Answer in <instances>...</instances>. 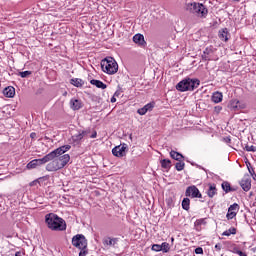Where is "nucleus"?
<instances>
[{
  "instance_id": "obj_29",
  "label": "nucleus",
  "mask_w": 256,
  "mask_h": 256,
  "mask_svg": "<svg viewBox=\"0 0 256 256\" xmlns=\"http://www.w3.org/2000/svg\"><path fill=\"white\" fill-rule=\"evenodd\" d=\"M169 249H171L169 243L164 242L161 244V251H163V253H169Z\"/></svg>"
},
{
  "instance_id": "obj_26",
  "label": "nucleus",
  "mask_w": 256,
  "mask_h": 256,
  "mask_svg": "<svg viewBox=\"0 0 256 256\" xmlns=\"http://www.w3.org/2000/svg\"><path fill=\"white\" fill-rule=\"evenodd\" d=\"M190 205H191V200L189 198H184L182 201V208L185 211H189Z\"/></svg>"
},
{
  "instance_id": "obj_37",
  "label": "nucleus",
  "mask_w": 256,
  "mask_h": 256,
  "mask_svg": "<svg viewBox=\"0 0 256 256\" xmlns=\"http://www.w3.org/2000/svg\"><path fill=\"white\" fill-rule=\"evenodd\" d=\"M236 255H239V256H247V254L241 250H237L236 251Z\"/></svg>"
},
{
  "instance_id": "obj_25",
  "label": "nucleus",
  "mask_w": 256,
  "mask_h": 256,
  "mask_svg": "<svg viewBox=\"0 0 256 256\" xmlns=\"http://www.w3.org/2000/svg\"><path fill=\"white\" fill-rule=\"evenodd\" d=\"M71 85H74V87H83L84 82L82 79L79 78H72L70 80Z\"/></svg>"
},
{
  "instance_id": "obj_32",
  "label": "nucleus",
  "mask_w": 256,
  "mask_h": 256,
  "mask_svg": "<svg viewBox=\"0 0 256 256\" xmlns=\"http://www.w3.org/2000/svg\"><path fill=\"white\" fill-rule=\"evenodd\" d=\"M245 149H246V151H250L252 153H255V151H256V147L253 145H246Z\"/></svg>"
},
{
  "instance_id": "obj_5",
  "label": "nucleus",
  "mask_w": 256,
  "mask_h": 256,
  "mask_svg": "<svg viewBox=\"0 0 256 256\" xmlns=\"http://www.w3.org/2000/svg\"><path fill=\"white\" fill-rule=\"evenodd\" d=\"M101 68L104 73L115 75L119 71V64H117L113 57H107L101 61Z\"/></svg>"
},
{
  "instance_id": "obj_40",
  "label": "nucleus",
  "mask_w": 256,
  "mask_h": 256,
  "mask_svg": "<svg viewBox=\"0 0 256 256\" xmlns=\"http://www.w3.org/2000/svg\"><path fill=\"white\" fill-rule=\"evenodd\" d=\"M117 101V99L115 98V96H113L112 98H111V103H115Z\"/></svg>"
},
{
  "instance_id": "obj_31",
  "label": "nucleus",
  "mask_w": 256,
  "mask_h": 256,
  "mask_svg": "<svg viewBox=\"0 0 256 256\" xmlns=\"http://www.w3.org/2000/svg\"><path fill=\"white\" fill-rule=\"evenodd\" d=\"M31 75V71H24V72H19V76L22 77V79H25Z\"/></svg>"
},
{
  "instance_id": "obj_1",
  "label": "nucleus",
  "mask_w": 256,
  "mask_h": 256,
  "mask_svg": "<svg viewBox=\"0 0 256 256\" xmlns=\"http://www.w3.org/2000/svg\"><path fill=\"white\" fill-rule=\"evenodd\" d=\"M65 147L67 148L63 149ZM57 149H62L63 152L56 155L54 159L50 160L51 162L46 165V169L48 171H59V169H63V167L71 161V156H69V154H65L69 149H71V145H64Z\"/></svg>"
},
{
  "instance_id": "obj_7",
  "label": "nucleus",
  "mask_w": 256,
  "mask_h": 256,
  "mask_svg": "<svg viewBox=\"0 0 256 256\" xmlns=\"http://www.w3.org/2000/svg\"><path fill=\"white\" fill-rule=\"evenodd\" d=\"M72 245L77 249H87V239L83 234H77L72 238Z\"/></svg>"
},
{
  "instance_id": "obj_36",
  "label": "nucleus",
  "mask_w": 256,
  "mask_h": 256,
  "mask_svg": "<svg viewBox=\"0 0 256 256\" xmlns=\"http://www.w3.org/2000/svg\"><path fill=\"white\" fill-rule=\"evenodd\" d=\"M222 109H223V107H221V106H216V107L214 108V111H215L216 113H221Z\"/></svg>"
},
{
  "instance_id": "obj_16",
  "label": "nucleus",
  "mask_w": 256,
  "mask_h": 256,
  "mask_svg": "<svg viewBox=\"0 0 256 256\" xmlns=\"http://www.w3.org/2000/svg\"><path fill=\"white\" fill-rule=\"evenodd\" d=\"M153 107H155V103H148L144 107L138 109L137 113L139 115H145L148 111H153Z\"/></svg>"
},
{
  "instance_id": "obj_35",
  "label": "nucleus",
  "mask_w": 256,
  "mask_h": 256,
  "mask_svg": "<svg viewBox=\"0 0 256 256\" xmlns=\"http://www.w3.org/2000/svg\"><path fill=\"white\" fill-rule=\"evenodd\" d=\"M195 253H196V255H203V248H201V247L196 248Z\"/></svg>"
},
{
  "instance_id": "obj_45",
  "label": "nucleus",
  "mask_w": 256,
  "mask_h": 256,
  "mask_svg": "<svg viewBox=\"0 0 256 256\" xmlns=\"http://www.w3.org/2000/svg\"><path fill=\"white\" fill-rule=\"evenodd\" d=\"M114 97H119V92H115Z\"/></svg>"
},
{
  "instance_id": "obj_24",
  "label": "nucleus",
  "mask_w": 256,
  "mask_h": 256,
  "mask_svg": "<svg viewBox=\"0 0 256 256\" xmlns=\"http://www.w3.org/2000/svg\"><path fill=\"white\" fill-rule=\"evenodd\" d=\"M170 157L175 159V161H181L183 159V155L175 150L170 151Z\"/></svg>"
},
{
  "instance_id": "obj_33",
  "label": "nucleus",
  "mask_w": 256,
  "mask_h": 256,
  "mask_svg": "<svg viewBox=\"0 0 256 256\" xmlns=\"http://www.w3.org/2000/svg\"><path fill=\"white\" fill-rule=\"evenodd\" d=\"M152 251H156V252L161 251V245L159 244L152 245Z\"/></svg>"
},
{
  "instance_id": "obj_41",
  "label": "nucleus",
  "mask_w": 256,
  "mask_h": 256,
  "mask_svg": "<svg viewBox=\"0 0 256 256\" xmlns=\"http://www.w3.org/2000/svg\"><path fill=\"white\" fill-rule=\"evenodd\" d=\"M37 183H39V181L36 180V181L31 182L30 185H31V186L37 185Z\"/></svg>"
},
{
  "instance_id": "obj_30",
  "label": "nucleus",
  "mask_w": 256,
  "mask_h": 256,
  "mask_svg": "<svg viewBox=\"0 0 256 256\" xmlns=\"http://www.w3.org/2000/svg\"><path fill=\"white\" fill-rule=\"evenodd\" d=\"M175 167L177 171H183V169H185V163L179 161L178 163H176Z\"/></svg>"
},
{
  "instance_id": "obj_28",
  "label": "nucleus",
  "mask_w": 256,
  "mask_h": 256,
  "mask_svg": "<svg viewBox=\"0 0 256 256\" xmlns=\"http://www.w3.org/2000/svg\"><path fill=\"white\" fill-rule=\"evenodd\" d=\"M222 189L225 193H229V191H231V184H229V182H223Z\"/></svg>"
},
{
  "instance_id": "obj_14",
  "label": "nucleus",
  "mask_w": 256,
  "mask_h": 256,
  "mask_svg": "<svg viewBox=\"0 0 256 256\" xmlns=\"http://www.w3.org/2000/svg\"><path fill=\"white\" fill-rule=\"evenodd\" d=\"M125 146H116L112 149V154L115 157H125Z\"/></svg>"
},
{
  "instance_id": "obj_17",
  "label": "nucleus",
  "mask_w": 256,
  "mask_h": 256,
  "mask_svg": "<svg viewBox=\"0 0 256 256\" xmlns=\"http://www.w3.org/2000/svg\"><path fill=\"white\" fill-rule=\"evenodd\" d=\"M206 193H207L208 197L213 199V197L217 195V185L208 184V189H207Z\"/></svg>"
},
{
  "instance_id": "obj_27",
  "label": "nucleus",
  "mask_w": 256,
  "mask_h": 256,
  "mask_svg": "<svg viewBox=\"0 0 256 256\" xmlns=\"http://www.w3.org/2000/svg\"><path fill=\"white\" fill-rule=\"evenodd\" d=\"M236 233H237V229L230 228V229L224 231L222 235H224L225 237H229L231 235H235Z\"/></svg>"
},
{
  "instance_id": "obj_22",
  "label": "nucleus",
  "mask_w": 256,
  "mask_h": 256,
  "mask_svg": "<svg viewBox=\"0 0 256 256\" xmlns=\"http://www.w3.org/2000/svg\"><path fill=\"white\" fill-rule=\"evenodd\" d=\"M90 83H91V85H94L98 89H107V85L100 80L93 79L90 81Z\"/></svg>"
},
{
  "instance_id": "obj_23",
  "label": "nucleus",
  "mask_w": 256,
  "mask_h": 256,
  "mask_svg": "<svg viewBox=\"0 0 256 256\" xmlns=\"http://www.w3.org/2000/svg\"><path fill=\"white\" fill-rule=\"evenodd\" d=\"M160 165H161L162 169L169 171L171 169V160L163 159L160 161Z\"/></svg>"
},
{
  "instance_id": "obj_10",
  "label": "nucleus",
  "mask_w": 256,
  "mask_h": 256,
  "mask_svg": "<svg viewBox=\"0 0 256 256\" xmlns=\"http://www.w3.org/2000/svg\"><path fill=\"white\" fill-rule=\"evenodd\" d=\"M237 213H239V204L234 203L230 205L227 212V219H234V217H237Z\"/></svg>"
},
{
  "instance_id": "obj_44",
  "label": "nucleus",
  "mask_w": 256,
  "mask_h": 256,
  "mask_svg": "<svg viewBox=\"0 0 256 256\" xmlns=\"http://www.w3.org/2000/svg\"><path fill=\"white\" fill-rule=\"evenodd\" d=\"M77 139H83V134H79Z\"/></svg>"
},
{
  "instance_id": "obj_13",
  "label": "nucleus",
  "mask_w": 256,
  "mask_h": 256,
  "mask_svg": "<svg viewBox=\"0 0 256 256\" xmlns=\"http://www.w3.org/2000/svg\"><path fill=\"white\" fill-rule=\"evenodd\" d=\"M133 41L136 43V45H139V47H145L146 42H145V37L143 34H136L133 36Z\"/></svg>"
},
{
  "instance_id": "obj_42",
  "label": "nucleus",
  "mask_w": 256,
  "mask_h": 256,
  "mask_svg": "<svg viewBox=\"0 0 256 256\" xmlns=\"http://www.w3.org/2000/svg\"><path fill=\"white\" fill-rule=\"evenodd\" d=\"M15 256H23V254L21 252H16Z\"/></svg>"
},
{
  "instance_id": "obj_38",
  "label": "nucleus",
  "mask_w": 256,
  "mask_h": 256,
  "mask_svg": "<svg viewBox=\"0 0 256 256\" xmlns=\"http://www.w3.org/2000/svg\"><path fill=\"white\" fill-rule=\"evenodd\" d=\"M80 253H79V256H85L87 255V250L86 249H80Z\"/></svg>"
},
{
  "instance_id": "obj_8",
  "label": "nucleus",
  "mask_w": 256,
  "mask_h": 256,
  "mask_svg": "<svg viewBox=\"0 0 256 256\" xmlns=\"http://www.w3.org/2000/svg\"><path fill=\"white\" fill-rule=\"evenodd\" d=\"M186 197H191L192 199H201L202 195L196 186H190L186 189Z\"/></svg>"
},
{
  "instance_id": "obj_46",
  "label": "nucleus",
  "mask_w": 256,
  "mask_h": 256,
  "mask_svg": "<svg viewBox=\"0 0 256 256\" xmlns=\"http://www.w3.org/2000/svg\"><path fill=\"white\" fill-rule=\"evenodd\" d=\"M31 137H34V135H33V134H31Z\"/></svg>"
},
{
  "instance_id": "obj_48",
  "label": "nucleus",
  "mask_w": 256,
  "mask_h": 256,
  "mask_svg": "<svg viewBox=\"0 0 256 256\" xmlns=\"http://www.w3.org/2000/svg\"><path fill=\"white\" fill-rule=\"evenodd\" d=\"M235 1H239V0H235Z\"/></svg>"
},
{
  "instance_id": "obj_2",
  "label": "nucleus",
  "mask_w": 256,
  "mask_h": 256,
  "mask_svg": "<svg viewBox=\"0 0 256 256\" xmlns=\"http://www.w3.org/2000/svg\"><path fill=\"white\" fill-rule=\"evenodd\" d=\"M45 223L51 231H65V229H67L65 220L54 213L45 216Z\"/></svg>"
},
{
  "instance_id": "obj_15",
  "label": "nucleus",
  "mask_w": 256,
  "mask_h": 256,
  "mask_svg": "<svg viewBox=\"0 0 256 256\" xmlns=\"http://www.w3.org/2000/svg\"><path fill=\"white\" fill-rule=\"evenodd\" d=\"M228 107L231 111H239V109H243L241 102L237 99L231 100Z\"/></svg>"
},
{
  "instance_id": "obj_3",
  "label": "nucleus",
  "mask_w": 256,
  "mask_h": 256,
  "mask_svg": "<svg viewBox=\"0 0 256 256\" xmlns=\"http://www.w3.org/2000/svg\"><path fill=\"white\" fill-rule=\"evenodd\" d=\"M63 149H68V148L65 147V148L55 149L54 151L48 153L41 159H34L30 161L27 164V169H36L40 165H45V163H49V161H52V159H55L57 155H61V153L63 152Z\"/></svg>"
},
{
  "instance_id": "obj_9",
  "label": "nucleus",
  "mask_w": 256,
  "mask_h": 256,
  "mask_svg": "<svg viewBox=\"0 0 256 256\" xmlns=\"http://www.w3.org/2000/svg\"><path fill=\"white\" fill-rule=\"evenodd\" d=\"M69 105L72 111H79V109H83V101L79 98H72Z\"/></svg>"
},
{
  "instance_id": "obj_21",
  "label": "nucleus",
  "mask_w": 256,
  "mask_h": 256,
  "mask_svg": "<svg viewBox=\"0 0 256 256\" xmlns=\"http://www.w3.org/2000/svg\"><path fill=\"white\" fill-rule=\"evenodd\" d=\"M212 101L213 103H221V101H223V93L221 92H214L212 94Z\"/></svg>"
},
{
  "instance_id": "obj_18",
  "label": "nucleus",
  "mask_w": 256,
  "mask_h": 256,
  "mask_svg": "<svg viewBox=\"0 0 256 256\" xmlns=\"http://www.w3.org/2000/svg\"><path fill=\"white\" fill-rule=\"evenodd\" d=\"M218 37L219 39H221V41H229V31L227 30V28L219 30Z\"/></svg>"
},
{
  "instance_id": "obj_20",
  "label": "nucleus",
  "mask_w": 256,
  "mask_h": 256,
  "mask_svg": "<svg viewBox=\"0 0 256 256\" xmlns=\"http://www.w3.org/2000/svg\"><path fill=\"white\" fill-rule=\"evenodd\" d=\"M3 95L8 98L15 97V89L13 86H8L3 90Z\"/></svg>"
},
{
  "instance_id": "obj_43",
  "label": "nucleus",
  "mask_w": 256,
  "mask_h": 256,
  "mask_svg": "<svg viewBox=\"0 0 256 256\" xmlns=\"http://www.w3.org/2000/svg\"><path fill=\"white\" fill-rule=\"evenodd\" d=\"M92 139H95V137H97V133H94V134H92Z\"/></svg>"
},
{
  "instance_id": "obj_19",
  "label": "nucleus",
  "mask_w": 256,
  "mask_h": 256,
  "mask_svg": "<svg viewBox=\"0 0 256 256\" xmlns=\"http://www.w3.org/2000/svg\"><path fill=\"white\" fill-rule=\"evenodd\" d=\"M212 57H213V48L211 47L206 48L203 52L202 58L205 61H211Z\"/></svg>"
},
{
  "instance_id": "obj_6",
  "label": "nucleus",
  "mask_w": 256,
  "mask_h": 256,
  "mask_svg": "<svg viewBox=\"0 0 256 256\" xmlns=\"http://www.w3.org/2000/svg\"><path fill=\"white\" fill-rule=\"evenodd\" d=\"M199 84V79L186 78L176 85V89L182 92L193 91L194 89H197V87H199Z\"/></svg>"
},
{
  "instance_id": "obj_39",
  "label": "nucleus",
  "mask_w": 256,
  "mask_h": 256,
  "mask_svg": "<svg viewBox=\"0 0 256 256\" xmlns=\"http://www.w3.org/2000/svg\"><path fill=\"white\" fill-rule=\"evenodd\" d=\"M222 247L223 246L221 245V243L215 245V249H217L218 251H221Z\"/></svg>"
},
{
  "instance_id": "obj_4",
  "label": "nucleus",
  "mask_w": 256,
  "mask_h": 256,
  "mask_svg": "<svg viewBox=\"0 0 256 256\" xmlns=\"http://www.w3.org/2000/svg\"><path fill=\"white\" fill-rule=\"evenodd\" d=\"M185 9L186 11L194 13V15L202 17L203 19H205V17H207V13H209L205 5L197 2H186Z\"/></svg>"
},
{
  "instance_id": "obj_34",
  "label": "nucleus",
  "mask_w": 256,
  "mask_h": 256,
  "mask_svg": "<svg viewBox=\"0 0 256 256\" xmlns=\"http://www.w3.org/2000/svg\"><path fill=\"white\" fill-rule=\"evenodd\" d=\"M203 223H205V220H203V219L196 220L195 226L199 227L200 225H203Z\"/></svg>"
},
{
  "instance_id": "obj_47",
  "label": "nucleus",
  "mask_w": 256,
  "mask_h": 256,
  "mask_svg": "<svg viewBox=\"0 0 256 256\" xmlns=\"http://www.w3.org/2000/svg\"><path fill=\"white\" fill-rule=\"evenodd\" d=\"M31 137H34V135H33V134H31Z\"/></svg>"
},
{
  "instance_id": "obj_11",
  "label": "nucleus",
  "mask_w": 256,
  "mask_h": 256,
  "mask_svg": "<svg viewBox=\"0 0 256 256\" xmlns=\"http://www.w3.org/2000/svg\"><path fill=\"white\" fill-rule=\"evenodd\" d=\"M119 238L106 237L103 239V245L105 247H117Z\"/></svg>"
},
{
  "instance_id": "obj_12",
  "label": "nucleus",
  "mask_w": 256,
  "mask_h": 256,
  "mask_svg": "<svg viewBox=\"0 0 256 256\" xmlns=\"http://www.w3.org/2000/svg\"><path fill=\"white\" fill-rule=\"evenodd\" d=\"M240 186L243 191H249V189H251V178L249 176H244L240 181Z\"/></svg>"
}]
</instances>
